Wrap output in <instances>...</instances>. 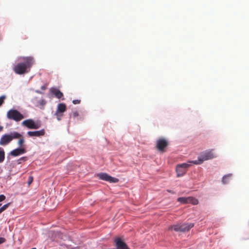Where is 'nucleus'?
Wrapping results in <instances>:
<instances>
[{"instance_id":"obj_1","label":"nucleus","mask_w":249,"mask_h":249,"mask_svg":"<svg viewBox=\"0 0 249 249\" xmlns=\"http://www.w3.org/2000/svg\"><path fill=\"white\" fill-rule=\"evenodd\" d=\"M34 59L32 56L18 57L13 64V71L18 74L21 75L28 73L34 63Z\"/></svg>"},{"instance_id":"obj_2","label":"nucleus","mask_w":249,"mask_h":249,"mask_svg":"<svg viewBox=\"0 0 249 249\" xmlns=\"http://www.w3.org/2000/svg\"><path fill=\"white\" fill-rule=\"evenodd\" d=\"M213 149H208L201 152L197 157V160H191L190 162H193V164L199 165L204 161L210 160L217 157Z\"/></svg>"},{"instance_id":"obj_3","label":"nucleus","mask_w":249,"mask_h":249,"mask_svg":"<svg viewBox=\"0 0 249 249\" xmlns=\"http://www.w3.org/2000/svg\"><path fill=\"white\" fill-rule=\"evenodd\" d=\"M7 117L9 119L18 122L22 120L24 118V116L17 110L12 109L7 112Z\"/></svg>"},{"instance_id":"obj_4","label":"nucleus","mask_w":249,"mask_h":249,"mask_svg":"<svg viewBox=\"0 0 249 249\" xmlns=\"http://www.w3.org/2000/svg\"><path fill=\"white\" fill-rule=\"evenodd\" d=\"M191 160L188 161L186 163H183L177 165L176 167V172L177 177H179L183 176L186 173L187 169L191 165L193 162H190Z\"/></svg>"},{"instance_id":"obj_5","label":"nucleus","mask_w":249,"mask_h":249,"mask_svg":"<svg viewBox=\"0 0 249 249\" xmlns=\"http://www.w3.org/2000/svg\"><path fill=\"white\" fill-rule=\"evenodd\" d=\"M98 178L102 180L108 181L112 183H116L119 181L117 178L112 177L107 173H101L97 174Z\"/></svg>"},{"instance_id":"obj_6","label":"nucleus","mask_w":249,"mask_h":249,"mask_svg":"<svg viewBox=\"0 0 249 249\" xmlns=\"http://www.w3.org/2000/svg\"><path fill=\"white\" fill-rule=\"evenodd\" d=\"M178 201L182 204H188L191 203L193 205H197L198 201L197 199L189 196V197H180L178 198Z\"/></svg>"},{"instance_id":"obj_7","label":"nucleus","mask_w":249,"mask_h":249,"mask_svg":"<svg viewBox=\"0 0 249 249\" xmlns=\"http://www.w3.org/2000/svg\"><path fill=\"white\" fill-rule=\"evenodd\" d=\"M22 124L28 127L29 129H38L40 125L36 123L32 119H28L22 122Z\"/></svg>"},{"instance_id":"obj_8","label":"nucleus","mask_w":249,"mask_h":249,"mask_svg":"<svg viewBox=\"0 0 249 249\" xmlns=\"http://www.w3.org/2000/svg\"><path fill=\"white\" fill-rule=\"evenodd\" d=\"M115 242L116 246V249H129L126 244L120 238H116Z\"/></svg>"},{"instance_id":"obj_9","label":"nucleus","mask_w":249,"mask_h":249,"mask_svg":"<svg viewBox=\"0 0 249 249\" xmlns=\"http://www.w3.org/2000/svg\"><path fill=\"white\" fill-rule=\"evenodd\" d=\"M26 153L25 148L24 147H18L17 148L11 151L9 155L14 157H17Z\"/></svg>"},{"instance_id":"obj_10","label":"nucleus","mask_w":249,"mask_h":249,"mask_svg":"<svg viewBox=\"0 0 249 249\" xmlns=\"http://www.w3.org/2000/svg\"><path fill=\"white\" fill-rule=\"evenodd\" d=\"M31 102L37 107L44 106L46 104V101L44 99H39L37 97H33L31 100Z\"/></svg>"},{"instance_id":"obj_11","label":"nucleus","mask_w":249,"mask_h":249,"mask_svg":"<svg viewBox=\"0 0 249 249\" xmlns=\"http://www.w3.org/2000/svg\"><path fill=\"white\" fill-rule=\"evenodd\" d=\"M167 145V142L163 139H160L157 141V147L160 151H163Z\"/></svg>"},{"instance_id":"obj_12","label":"nucleus","mask_w":249,"mask_h":249,"mask_svg":"<svg viewBox=\"0 0 249 249\" xmlns=\"http://www.w3.org/2000/svg\"><path fill=\"white\" fill-rule=\"evenodd\" d=\"M45 131L44 129H41L37 131H28L27 135L30 137H39L44 135Z\"/></svg>"},{"instance_id":"obj_13","label":"nucleus","mask_w":249,"mask_h":249,"mask_svg":"<svg viewBox=\"0 0 249 249\" xmlns=\"http://www.w3.org/2000/svg\"><path fill=\"white\" fill-rule=\"evenodd\" d=\"M12 141V138L9 134L3 135L0 139V145H5Z\"/></svg>"},{"instance_id":"obj_14","label":"nucleus","mask_w":249,"mask_h":249,"mask_svg":"<svg viewBox=\"0 0 249 249\" xmlns=\"http://www.w3.org/2000/svg\"><path fill=\"white\" fill-rule=\"evenodd\" d=\"M194 226L193 223H183L180 224V228L181 232H185L188 231Z\"/></svg>"},{"instance_id":"obj_15","label":"nucleus","mask_w":249,"mask_h":249,"mask_svg":"<svg viewBox=\"0 0 249 249\" xmlns=\"http://www.w3.org/2000/svg\"><path fill=\"white\" fill-rule=\"evenodd\" d=\"M51 92L55 95L58 98L60 99L63 96V93L61 92L58 89L55 88H52L50 89Z\"/></svg>"},{"instance_id":"obj_16","label":"nucleus","mask_w":249,"mask_h":249,"mask_svg":"<svg viewBox=\"0 0 249 249\" xmlns=\"http://www.w3.org/2000/svg\"><path fill=\"white\" fill-rule=\"evenodd\" d=\"M66 110V106L64 103L58 104L57 107V109L55 112L56 114L60 113L63 114V113Z\"/></svg>"},{"instance_id":"obj_17","label":"nucleus","mask_w":249,"mask_h":249,"mask_svg":"<svg viewBox=\"0 0 249 249\" xmlns=\"http://www.w3.org/2000/svg\"><path fill=\"white\" fill-rule=\"evenodd\" d=\"M231 174H229L225 175L222 179V182L223 184H227L229 181L231 179Z\"/></svg>"},{"instance_id":"obj_18","label":"nucleus","mask_w":249,"mask_h":249,"mask_svg":"<svg viewBox=\"0 0 249 249\" xmlns=\"http://www.w3.org/2000/svg\"><path fill=\"white\" fill-rule=\"evenodd\" d=\"M180 224H177L169 227V230H173L176 231H181Z\"/></svg>"},{"instance_id":"obj_19","label":"nucleus","mask_w":249,"mask_h":249,"mask_svg":"<svg viewBox=\"0 0 249 249\" xmlns=\"http://www.w3.org/2000/svg\"><path fill=\"white\" fill-rule=\"evenodd\" d=\"M5 159V152L3 149L0 147V163H2Z\"/></svg>"},{"instance_id":"obj_20","label":"nucleus","mask_w":249,"mask_h":249,"mask_svg":"<svg viewBox=\"0 0 249 249\" xmlns=\"http://www.w3.org/2000/svg\"><path fill=\"white\" fill-rule=\"evenodd\" d=\"M9 135L12 138V140H13V139L18 138L21 137V134H20L17 132L11 133Z\"/></svg>"},{"instance_id":"obj_21","label":"nucleus","mask_w":249,"mask_h":249,"mask_svg":"<svg viewBox=\"0 0 249 249\" xmlns=\"http://www.w3.org/2000/svg\"><path fill=\"white\" fill-rule=\"evenodd\" d=\"M9 205V203L6 204L0 208V213L5 210Z\"/></svg>"},{"instance_id":"obj_22","label":"nucleus","mask_w":249,"mask_h":249,"mask_svg":"<svg viewBox=\"0 0 249 249\" xmlns=\"http://www.w3.org/2000/svg\"><path fill=\"white\" fill-rule=\"evenodd\" d=\"M27 160V158L25 157H21L17 160L18 164H21L22 161H24Z\"/></svg>"},{"instance_id":"obj_23","label":"nucleus","mask_w":249,"mask_h":249,"mask_svg":"<svg viewBox=\"0 0 249 249\" xmlns=\"http://www.w3.org/2000/svg\"><path fill=\"white\" fill-rule=\"evenodd\" d=\"M6 98L5 95H2L0 97V107L2 106L3 103H4V101Z\"/></svg>"},{"instance_id":"obj_24","label":"nucleus","mask_w":249,"mask_h":249,"mask_svg":"<svg viewBox=\"0 0 249 249\" xmlns=\"http://www.w3.org/2000/svg\"><path fill=\"white\" fill-rule=\"evenodd\" d=\"M54 115L56 116L57 120L59 121L61 120V117L63 115V114L60 113L56 114V113L55 112Z\"/></svg>"},{"instance_id":"obj_25","label":"nucleus","mask_w":249,"mask_h":249,"mask_svg":"<svg viewBox=\"0 0 249 249\" xmlns=\"http://www.w3.org/2000/svg\"><path fill=\"white\" fill-rule=\"evenodd\" d=\"M24 142V140L23 138H20L18 142V145H19L18 147H21L23 142Z\"/></svg>"},{"instance_id":"obj_26","label":"nucleus","mask_w":249,"mask_h":249,"mask_svg":"<svg viewBox=\"0 0 249 249\" xmlns=\"http://www.w3.org/2000/svg\"><path fill=\"white\" fill-rule=\"evenodd\" d=\"M33 180V178L32 177H29L28 180V184L30 185Z\"/></svg>"},{"instance_id":"obj_27","label":"nucleus","mask_w":249,"mask_h":249,"mask_svg":"<svg viewBox=\"0 0 249 249\" xmlns=\"http://www.w3.org/2000/svg\"><path fill=\"white\" fill-rule=\"evenodd\" d=\"M5 196L3 195H0V202H1L5 200Z\"/></svg>"},{"instance_id":"obj_28","label":"nucleus","mask_w":249,"mask_h":249,"mask_svg":"<svg viewBox=\"0 0 249 249\" xmlns=\"http://www.w3.org/2000/svg\"><path fill=\"white\" fill-rule=\"evenodd\" d=\"M80 102V100H73L72 101V103L74 105H76V104H79Z\"/></svg>"},{"instance_id":"obj_29","label":"nucleus","mask_w":249,"mask_h":249,"mask_svg":"<svg viewBox=\"0 0 249 249\" xmlns=\"http://www.w3.org/2000/svg\"><path fill=\"white\" fill-rule=\"evenodd\" d=\"M5 239L2 237H0V244L5 242Z\"/></svg>"},{"instance_id":"obj_30","label":"nucleus","mask_w":249,"mask_h":249,"mask_svg":"<svg viewBox=\"0 0 249 249\" xmlns=\"http://www.w3.org/2000/svg\"><path fill=\"white\" fill-rule=\"evenodd\" d=\"M36 92L37 93H39V94H42V92H41V91H40L39 90H35Z\"/></svg>"},{"instance_id":"obj_31","label":"nucleus","mask_w":249,"mask_h":249,"mask_svg":"<svg viewBox=\"0 0 249 249\" xmlns=\"http://www.w3.org/2000/svg\"><path fill=\"white\" fill-rule=\"evenodd\" d=\"M78 112H74V113H73V116H74V117H76V116H78Z\"/></svg>"},{"instance_id":"obj_32","label":"nucleus","mask_w":249,"mask_h":249,"mask_svg":"<svg viewBox=\"0 0 249 249\" xmlns=\"http://www.w3.org/2000/svg\"><path fill=\"white\" fill-rule=\"evenodd\" d=\"M3 127L2 126L0 125V132L2 131L3 130Z\"/></svg>"},{"instance_id":"obj_33","label":"nucleus","mask_w":249,"mask_h":249,"mask_svg":"<svg viewBox=\"0 0 249 249\" xmlns=\"http://www.w3.org/2000/svg\"><path fill=\"white\" fill-rule=\"evenodd\" d=\"M41 89H45V87L44 86H43L41 87Z\"/></svg>"},{"instance_id":"obj_34","label":"nucleus","mask_w":249,"mask_h":249,"mask_svg":"<svg viewBox=\"0 0 249 249\" xmlns=\"http://www.w3.org/2000/svg\"><path fill=\"white\" fill-rule=\"evenodd\" d=\"M1 206V204H0V206Z\"/></svg>"}]
</instances>
